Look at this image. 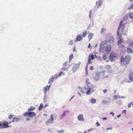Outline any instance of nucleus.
Listing matches in <instances>:
<instances>
[{"instance_id": "nucleus-44", "label": "nucleus", "mask_w": 133, "mask_h": 133, "mask_svg": "<svg viewBox=\"0 0 133 133\" xmlns=\"http://www.w3.org/2000/svg\"><path fill=\"white\" fill-rule=\"evenodd\" d=\"M57 132L58 133H63L64 132V131L63 130H61L59 131H57Z\"/></svg>"}, {"instance_id": "nucleus-7", "label": "nucleus", "mask_w": 133, "mask_h": 133, "mask_svg": "<svg viewBox=\"0 0 133 133\" xmlns=\"http://www.w3.org/2000/svg\"><path fill=\"white\" fill-rule=\"evenodd\" d=\"M101 73L103 74V77L105 78H107L109 75V72L108 71L103 70L102 71Z\"/></svg>"}, {"instance_id": "nucleus-45", "label": "nucleus", "mask_w": 133, "mask_h": 133, "mask_svg": "<svg viewBox=\"0 0 133 133\" xmlns=\"http://www.w3.org/2000/svg\"><path fill=\"white\" fill-rule=\"evenodd\" d=\"M67 65L68 63L66 61L63 63V66H67Z\"/></svg>"}, {"instance_id": "nucleus-1", "label": "nucleus", "mask_w": 133, "mask_h": 133, "mask_svg": "<svg viewBox=\"0 0 133 133\" xmlns=\"http://www.w3.org/2000/svg\"><path fill=\"white\" fill-rule=\"evenodd\" d=\"M81 62H79L78 64H75L73 66L72 68V71L73 73H75L78 69L79 67Z\"/></svg>"}, {"instance_id": "nucleus-29", "label": "nucleus", "mask_w": 133, "mask_h": 133, "mask_svg": "<svg viewBox=\"0 0 133 133\" xmlns=\"http://www.w3.org/2000/svg\"><path fill=\"white\" fill-rule=\"evenodd\" d=\"M43 104L42 103H41L40 104L38 110L39 111L41 110V109L43 108Z\"/></svg>"}, {"instance_id": "nucleus-32", "label": "nucleus", "mask_w": 133, "mask_h": 133, "mask_svg": "<svg viewBox=\"0 0 133 133\" xmlns=\"http://www.w3.org/2000/svg\"><path fill=\"white\" fill-rule=\"evenodd\" d=\"M61 69L63 71H65L66 70L68 71V68L63 67L61 68Z\"/></svg>"}, {"instance_id": "nucleus-58", "label": "nucleus", "mask_w": 133, "mask_h": 133, "mask_svg": "<svg viewBox=\"0 0 133 133\" xmlns=\"http://www.w3.org/2000/svg\"><path fill=\"white\" fill-rule=\"evenodd\" d=\"M110 114L112 115L113 116H114V113L112 112H110Z\"/></svg>"}, {"instance_id": "nucleus-62", "label": "nucleus", "mask_w": 133, "mask_h": 133, "mask_svg": "<svg viewBox=\"0 0 133 133\" xmlns=\"http://www.w3.org/2000/svg\"><path fill=\"white\" fill-rule=\"evenodd\" d=\"M91 11H90V13L89 14V17L90 18H91Z\"/></svg>"}, {"instance_id": "nucleus-14", "label": "nucleus", "mask_w": 133, "mask_h": 133, "mask_svg": "<svg viewBox=\"0 0 133 133\" xmlns=\"http://www.w3.org/2000/svg\"><path fill=\"white\" fill-rule=\"evenodd\" d=\"M94 59V57L92 54L89 55L88 56V63L89 64L91 63V59L93 60Z\"/></svg>"}, {"instance_id": "nucleus-24", "label": "nucleus", "mask_w": 133, "mask_h": 133, "mask_svg": "<svg viewBox=\"0 0 133 133\" xmlns=\"http://www.w3.org/2000/svg\"><path fill=\"white\" fill-rule=\"evenodd\" d=\"M103 58L105 61L108 62L109 61V60L106 57L105 55H104L103 56Z\"/></svg>"}, {"instance_id": "nucleus-63", "label": "nucleus", "mask_w": 133, "mask_h": 133, "mask_svg": "<svg viewBox=\"0 0 133 133\" xmlns=\"http://www.w3.org/2000/svg\"><path fill=\"white\" fill-rule=\"evenodd\" d=\"M91 46V45L90 43H89V44L88 46V48H90Z\"/></svg>"}, {"instance_id": "nucleus-31", "label": "nucleus", "mask_w": 133, "mask_h": 133, "mask_svg": "<svg viewBox=\"0 0 133 133\" xmlns=\"http://www.w3.org/2000/svg\"><path fill=\"white\" fill-rule=\"evenodd\" d=\"M87 32L86 31H85L82 34V37L83 38L85 37L86 35Z\"/></svg>"}, {"instance_id": "nucleus-12", "label": "nucleus", "mask_w": 133, "mask_h": 133, "mask_svg": "<svg viewBox=\"0 0 133 133\" xmlns=\"http://www.w3.org/2000/svg\"><path fill=\"white\" fill-rule=\"evenodd\" d=\"M126 62L125 61L123 57H122L121 58V65L122 66H124L126 65V64H128L127 63H125Z\"/></svg>"}, {"instance_id": "nucleus-40", "label": "nucleus", "mask_w": 133, "mask_h": 133, "mask_svg": "<svg viewBox=\"0 0 133 133\" xmlns=\"http://www.w3.org/2000/svg\"><path fill=\"white\" fill-rule=\"evenodd\" d=\"M129 10H131L133 9V4H131V6L128 8Z\"/></svg>"}, {"instance_id": "nucleus-30", "label": "nucleus", "mask_w": 133, "mask_h": 133, "mask_svg": "<svg viewBox=\"0 0 133 133\" xmlns=\"http://www.w3.org/2000/svg\"><path fill=\"white\" fill-rule=\"evenodd\" d=\"M114 98L115 99H117L118 98H121V97L119 95H116L114 96Z\"/></svg>"}, {"instance_id": "nucleus-19", "label": "nucleus", "mask_w": 133, "mask_h": 133, "mask_svg": "<svg viewBox=\"0 0 133 133\" xmlns=\"http://www.w3.org/2000/svg\"><path fill=\"white\" fill-rule=\"evenodd\" d=\"M35 115V112H29V117H31L34 116Z\"/></svg>"}, {"instance_id": "nucleus-56", "label": "nucleus", "mask_w": 133, "mask_h": 133, "mask_svg": "<svg viewBox=\"0 0 133 133\" xmlns=\"http://www.w3.org/2000/svg\"><path fill=\"white\" fill-rule=\"evenodd\" d=\"M90 70H93V67L92 66H91Z\"/></svg>"}, {"instance_id": "nucleus-18", "label": "nucleus", "mask_w": 133, "mask_h": 133, "mask_svg": "<svg viewBox=\"0 0 133 133\" xmlns=\"http://www.w3.org/2000/svg\"><path fill=\"white\" fill-rule=\"evenodd\" d=\"M99 74L97 73L95 75L94 78V79L96 81L98 80L99 78Z\"/></svg>"}, {"instance_id": "nucleus-26", "label": "nucleus", "mask_w": 133, "mask_h": 133, "mask_svg": "<svg viewBox=\"0 0 133 133\" xmlns=\"http://www.w3.org/2000/svg\"><path fill=\"white\" fill-rule=\"evenodd\" d=\"M127 52L129 53L132 54L133 51L130 48H127Z\"/></svg>"}, {"instance_id": "nucleus-25", "label": "nucleus", "mask_w": 133, "mask_h": 133, "mask_svg": "<svg viewBox=\"0 0 133 133\" xmlns=\"http://www.w3.org/2000/svg\"><path fill=\"white\" fill-rule=\"evenodd\" d=\"M128 15L129 18L131 19H133V12H130L129 14Z\"/></svg>"}, {"instance_id": "nucleus-35", "label": "nucleus", "mask_w": 133, "mask_h": 133, "mask_svg": "<svg viewBox=\"0 0 133 133\" xmlns=\"http://www.w3.org/2000/svg\"><path fill=\"white\" fill-rule=\"evenodd\" d=\"M102 3V1L101 0H99L98 2V8H99V6H101Z\"/></svg>"}, {"instance_id": "nucleus-27", "label": "nucleus", "mask_w": 133, "mask_h": 133, "mask_svg": "<svg viewBox=\"0 0 133 133\" xmlns=\"http://www.w3.org/2000/svg\"><path fill=\"white\" fill-rule=\"evenodd\" d=\"M19 119H20L14 117L13 119L12 122H18V120Z\"/></svg>"}, {"instance_id": "nucleus-59", "label": "nucleus", "mask_w": 133, "mask_h": 133, "mask_svg": "<svg viewBox=\"0 0 133 133\" xmlns=\"http://www.w3.org/2000/svg\"><path fill=\"white\" fill-rule=\"evenodd\" d=\"M112 129V128L111 127H110L109 128H107V130H111Z\"/></svg>"}, {"instance_id": "nucleus-54", "label": "nucleus", "mask_w": 133, "mask_h": 133, "mask_svg": "<svg viewBox=\"0 0 133 133\" xmlns=\"http://www.w3.org/2000/svg\"><path fill=\"white\" fill-rule=\"evenodd\" d=\"M126 110H124L122 111V114H126Z\"/></svg>"}, {"instance_id": "nucleus-53", "label": "nucleus", "mask_w": 133, "mask_h": 133, "mask_svg": "<svg viewBox=\"0 0 133 133\" xmlns=\"http://www.w3.org/2000/svg\"><path fill=\"white\" fill-rule=\"evenodd\" d=\"M109 42L110 43H111L113 42V39H111V40H109Z\"/></svg>"}, {"instance_id": "nucleus-36", "label": "nucleus", "mask_w": 133, "mask_h": 133, "mask_svg": "<svg viewBox=\"0 0 133 133\" xmlns=\"http://www.w3.org/2000/svg\"><path fill=\"white\" fill-rule=\"evenodd\" d=\"M73 55H70L69 57V62H70L71 60L73 58Z\"/></svg>"}, {"instance_id": "nucleus-49", "label": "nucleus", "mask_w": 133, "mask_h": 133, "mask_svg": "<svg viewBox=\"0 0 133 133\" xmlns=\"http://www.w3.org/2000/svg\"><path fill=\"white\" fill-rule=\"evenodd\" d=\"M129 46L130 47H133V43L131 42L129 44Z\"/></svg>"}, {"instance_id": "nucleus-22", "label": "nucleus", "mask_w": 133, "mask_h": 133, "mask_svg": "<svg viewBox=\"0 0 133 133\" xmlns=\"http://www.w3.org/2000/svg\"><path fill=\"white\" fill-rule=\"evenodd\" d=\"M65 73L61 71L59 72L58 75H57V76L58 77H60L61 76H64Z\"/></svg>"}, {"instance_id": "nucleus-21", "label": "nucleus", "mask_w": 133, "mask_h": 133, "mask_svg": "<svg viewBox=\"0 0 133 133\" xmlns=\"http://www.w3.org/2000/svg\"><path fill=\"white\" fill-rule=\"evenodd\" d=\"M93 35V34L92 33H90L88 35V38L89 40H90L92 38Z\"/></svg>"}, {"instance_id": "nucleus-23", "label": "nucleus", "mask_w": 133, "mask_h": 133, "mask_svg": "<svg viewBox=\"0 0 133 133\" xmlns=\"http://www.w3.org/2000/svg\"><path fill=\"white\" fill-rule=\"evenodd\" d=\"M128 16H129V15H128V14H126V15H125L124 16V17H123V19H122V20L123 21H126L128 18Z\"/></svg>"}, {"instance_id": "nucleus-20", "label": "nucleus", "mask_w": 133, "mask_h": 133, "mask_svg": "<svg viewBox=\"0 0 133 133\" xmlns=\"http://www.w3.org/2000/svg\"><path fill=\"white\" fill-rule=\"evenodd\" d=\"M35 109V107L34 106H31L28 109V111H33Z\"/></svg>"}, {"instance_id": "nucleus-55", "label": "nucleus", "mask_w": 133, "mask_h": 133, "mask_svg": "<svg viewBox=\"0 0 133 133\" xmlns=\"http://www.w3.org/2000/svg\"><path fill=\"white\" fill-rule=\"evenodd\" d=\"M86 94L87 95H89L91 94V92H86Z\"/></svg>"}, {"instance_id": "nucleus-4", "label": "nucleus", "mask_w": 133, "mask_h": 133, "mask_svg": "<svg viewBox=\"0 0 133 133\" xmlns=\"http://www.w3.org/2000/svg\"><path fill=\"white\" fill-rule=\"evenodd\" d=\"M118 57L117 55L115 53H111L109 57V59L111 61H112L115 58Z\"/></svg>"}, {"instance_id": "nucleus-61", "label": "nucleus", "mask_w": 133, "mask_h": 133, "mask_svg": "<svg viewBox=\"0 0 133 133\" xmlns=\"http://www.w3.org/2000/svg\"><path fill=\"white\" fill-rule=\"evenodd\" d=\"M102 119L103 120H107V118H102Z\"/></svg>"}, {"instance_id": "nucleus-9", "label": "nucleus", "mask_w": 133, "mask_h": 133, "mask_svg": "<svg viewBox=\"0 0 133 133\" xmlns=\"http://www.w3.org/2000/svg\"><path fill=\"white\" fill-rule=\"evenodd\" d=\"M2 124L3 126L1 128H8L10 126V125H8V123L6 121L3 122Z\"/></svg>"}, {"instance_id": "nucleus-28", "label": "nucleus", "mask_w": 133, "mask_h": 133, "mask_svg": "<svg viewBox=\"0 0 133 133\" xmlns=\"http://www.w3.org/2000/svg\"><path fill=\"white\" fill-rule=\"evenodd\" d=\"M90 102L92 103H95L96 102V100L94 98H92L90 100Z\"/></svg>"}, {"instance_id": "nucleus-17", "label": "nucleus", "mask_w": 133, "mask_h": 133, "mask_svg": "<svg viewBox=\"0 0 133 133\" xmlns=\"http://www.w3.org/2000/svg\"><path fill=\"white\" fill-rule=\"evenodd\" d=\"M104 47V45L102 44H101L100 45V50H99V52L100 53L104 52L103 51V48Z\"/></svg>"}, {"instance_id": "nucleus-33", "label": "nucleus", "mask_w": 133, "mask_h": 133, "mask_svg": "<svg viewBox=\"0 0 133 133\" xmlns=\"http://www.w3.org/2000/svg\"><path fill=\"white\" fill-rule=\"evenodd\" d=\"M89 79L88 78H86L85 79V82L87 84H90V83L89 81Z\"/></svg>"}, {"instance_id": "nucleus-13", "label": "nucleus", "mask_w": 133, "mask_h": 133, "mask_svg": "<svg viewBox=\"0 0 133 133\" xmlns=\"http://www.w3.org/2000/svg\"><path fill=\"white\" fill-rule=\"evenodd\" d=\"M125 61V63H127L128 64L130 62V56L128 55L125 56L124 59Z\"/></svg>"}, {"instance_id": "nucleus-39", "label": "nucleus", "mask_w": 133, "mask_h": 133, "mask_svg": "<svg viewBox=\"0 0 133 133\" xmlns=\"http://www.w3.org/2000/svg\"><path fill=\"white\" fill-rule=\"evenodd\" d=\"M84 87L85 89L87 90H88L86 91H90L91 89L89 88V87H87V88H86V86H85Z\"/></svg>"}, {"instance_id": "nucleus-60", "label": "nucleus", "mask_w": 133, "mask_h": 133, "mask_svg": "<svg viewBox=\"0 0 133 133\" xmlns=\"http://www.w3.org/2000/svg\"><path fill=\"white\" fill-rule=\"evenodd\" d=\"M9 118V119H11L12 118V116H11V115H10V117H8Z\"/></svg>"}, {"instance_id": "nucleus-42", "label": "nucleus", "mask_w": 133, "mask_h": 133, "mask_svg": "<svg viewBox=\"0 0 133 133\" xmlns=\"http://www.w3.org/2000/svg\"><path fill=\"white\" fill-rule=\"evenodd\" d=\"M73 44V41L72 40H70L69 41V45H71Z\"/></svg>"}, {"instance_id": "nucleus-57", "label": "nucleus", "mask_w": 133, "mask_h": 133, "mask_svg": "<svg viewBox=\"0 0 133 133\" xmlns=\"http://www.w3.org/2000/svg\"><path fill=\"white\" fill-rule=\"evenodd\" d=\"M92 130H93V128L90 129H88V132H89V131H91Z\"/></svg>"}, {"instance_id": "nucleus-34", "label": "nucleus", "mask_w": 133, "mask_h": 133, "mask_svg": "<svg viewBox=\"0 0 133 133\" xmlns=\"http://www.w3.org/2000/svg\"><path fill=\"white\" fill-rule=\"evenodd\" d=\"M111 68V66L110 65H107L106 67V69L107 70H109Z\"/></svg>"}, {"instance_id": "nucleus-10", "label": "nucleus", "mask_w": 133, "mask_h": 133, "mask_svg": "<svg viewBox=\"0 0 133 133\" xmlns=\"http://www.w3.org/2000/svg\"><path fill=\"white\" fill-rule=\"evenodd\" d=\"M123 21L122 20L119 24V26L118 27V30L117 32V36H119V30L120 28H122L123 26V25L122 24Z\"/></svg>"}, {"instance_id": "nucleus-37", "label": "nucleus", "mask_w": 133, "mask_h": 133, "mask_svg": "<svg viewBox=\"0 0 133 133\" xmlns=\"http://www.w3.org/2000/svg\"><path fill=\"white\" fill-rule=\"evenodd\" d=\"M29 112L26 111L25 112L24 114H23V115L25 116H29Z\"/></svg>"}, {"instance_id": "nucleus-46", "label": "nucleus", "mask_w": 133, "mask_h": 133, "mask_svg": "<svg viewBox=\"0 0 133 133\" xmlns=\"http://www.w3.org/2000/svg\"><path fill=\"white\" fill-rule=\"evenodd\" d=\"M89 64V63L88 62L87 63V65H86V66L85 67V71H88V65Z\"/></svg>"}, {"instance_id": "nucleus-47", "label": "nucleus", "mask_w": 133, "mask_h": 133, "mask_svg": "<svg viewBox=\"0 0 133 133\" xmlns=\"http://www.w3.org/2000/svg\"><path fill=\"white\" fill-rule=\"evenodd\" d=\"M96 125L97 127H98L99 126H100V124L98 122H96Z\"/></svg>"}, {"instance_id": "nucleus-38", "label": "nucleus", "mask_w": 133, "mask_h": 133, "mask_svg": "<svg viewBox=\"0 0 133 133\" xmlns=\"http://www.w3.org/2000/svg\"><path fill=\"white\" fill-rule=\"evenodd\" d=\"M44 91H45L48 90L49 91V89H48V85H46L45 87L43 88Z\"/></svg>"}, {"instance_id": "nucleus-15", "label": "nucleus", "mask_w": 133, "mask_h": 133, "mask_svg": "<svg viewBox=\"0 0 133 133\" xmlns=\"http://www.w3.org/2000/svg\"><path fill=\"white\" fill-rule=\"evenodd\" d=\"M129 79L133 82V72L132 71H130L129 72Z\"/></svg>"}, {"instance_id": "nucleus-51", "label": "nucleus", "mask_w": 133, "mask_h": 133, "mask_svg": "<svg viewBox=\"0 0 133 133\" xmlns=\"http://www.w3.org/2000/svg\"><path fill=\"white\" fill-rule=\"evenodd\" d=\"M85 76H87L88 75V71H85Z\"/></svg>"}, {"instance_id": "nucleus-3", "label": "nucleus", "mask_w": 133, "mask_h": 133, "mask_svg": "<svg viewBox=\"0 0 133 133\" xmlns=\"http://www.w3.org/2000/svg\"><path fill=\"white\" fill-rule=\"evenodd\" d=\"M110 98H106L102 100V103L104 104H109L110 103Z\"/></svg>"}, {"instance_id": "nucleus-50", "label": "nucleus", "mask_w": 133, "mask_h": 133, "mask_svg": "<svg viewBox=\"0 0 133 133\" xmlns=\"http://www.w3.org/2000/svg\"><path fill=\"white\" fill-rule=\"evenodd\" d=\"M108 41L107 39L103 42V43L104 44H106L107 42Z\"/></svg>"}, {"instance_id": "nucleus-5", "label": "nucleus", "mask_w": 133, "mask_h": 133, "mask_svg": "<svg viewBox=\"0 0 133 133\" xmlns=\"http://www.w3.org/2000/svg\"><path fill=\"white\" fill-rule=\"evenodd\" d=\"M69 111L68 110H66L64 111L63 113L59 117V119L61 120H62L64 117L66 116V113L69 112Z\"/></svg>"}, {"instance_id": "nucleus-43", "label": "nucleus", "mask_w": 133, "mask_h": 133, "mask_svg": "<svg viewBox=\"0 0 133 133\" xmlns=\"http://www.w3.org/2000/svg\"><path fill=\"white\" fill-rule=\"evenodd\" d=\"M106 31V29L104 28H102L101 29V32L103 33Z\"/></svg>"}, {"instance_id": "nucleus-52", "label": "nucleus", "mask_w": 133, "mask_h": 133, "mask_svg": "<svg viewBox=\"0 0 133 133\" xmlns=\"http://www.w3.org/2000/svg\"><path fill=\"white\" fill-rule=\"evenodd\" d=\"M131 103H128V106L129 108H130L131 107Z\"/></svg>"}, {"instance_id": "nucleus-64", "label": "nucleus", "mask_w": 133, "mask_h": 133, "mask_svg": "<svg viewBox=\"0 0 133 133\" xmlns=\"http://www.w3.org/2000/svg\"><path fill=\"white\" fill-rule=\"evenodd\" d=\"M48 105H47V104H45V105H44V108H45V107H48Z\"/></svg>"}, {"instance_id": "nucleus-2", "label": "nucleus", "mask_w": 133, "mask_h": 133, "mask_svg": "<svg viewBox=\"0 0 133 133\" xmlns=\"http://www.w3.org/2000/svg\"><path fill=\"white\" fill-rule=\"evenodd\" d=\"M58 78L57 74H55L54 75L52 76L49 79L48 83L49 84L51 83L54 81V80H56Z\"/></svg>"}, {"instance_id": "nucleus-8", "label": "nucleus", "mask_w": 133, "mask_h": 133, "mask_svg": "<svg viewBox=\"0 0 133 133\" xmlns=\"http://www.w3.org/2000/svg\"><path fill=\"white\" fill-rule=\"evenodd\" d=\"M77 119L78 120L80 121L84 122V121L83 115L82 114H79L78 116Z\"/></svg>"}, {"instance_id": "nucleus-11", "label": "nucleus", "mask_w": 133, "mask_h": 133, "mask_svg": "<svg viewBox=\"0 0 133 133\" xmlns=\"http://www.w3.org/2000/svg\"><path fill=\"white\" fill-rule=\"evenodd\" d=\"M54 120V119L53 118V115H52L51 116V118L49 119L46 122V124H48L49 123H53Z\"/></svg>"}, {"instance_id": "nucleus-41", "label": "nucleus", "mask_w": 133, "mask_h": 133, "mask_svg": "<svg viewBox=\"0 0 133 133\" xmlns=\"http://www.w3.org/2000/svg\"><path fill=\"white\" fill-rule=\"evenodd\" d=\"M122 39L121 38L119 39V40L118 41L117 43L118 44H120L122 43Z\"/></svg>"}, {"instance_id": "nucleus-16", "label": "nucleus", "mask_w": 133, "mask_h": 133, "mask_svg": "<svg viewBox=\"0 0 133 133\" xmlns=\"http://www.w3.org/2000/svg\"><path fill=\"white\" fill-rule=\"evenodd\" d=\"M82 39V36L80 34H79L77 36L76 40L75 41V42L77 41H80Z\"/></svg>"}, {"instance_id": "nucleus-48", "label": "nucleus", "mask_w": 133, "mask_h": 133, "mask_svg": "<svg viewBox=\"0 0 133 133\" xmlns=\"http://www.w3.org/2000/svg\"><path fill=\"white\" fill-rule=\"evenodd\" d=\"M83 92H81V93H80L78 92V93L79 95V96L81 97L82 96V94H83Z\"/></svg>"}, {"instance_id": "nucleus-6", "label": "nucleus", "mask_w": 133, "mask_h": 133, "mask_svg": "<svg viewBox=\"0 0 133 133\" xmlns=\"http://www.w3.org/2000/svg\"><path fill=\"white\" fill-rule=\"evenodd\" d=\"M105 52L107 53H110L111 50V46L110 45L106 46L105 48Z\"/></svg>"}]
</instances>
